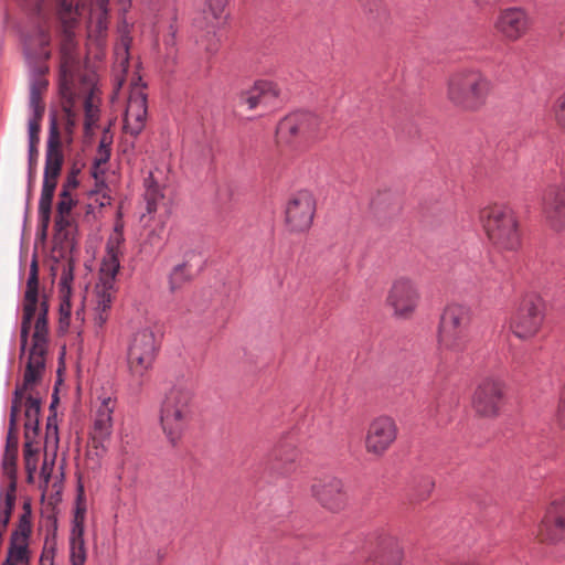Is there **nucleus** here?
I'll use <instances>...</instances> for the list:
<instances>
[{"label":"nucleus","instance_id":"aec40b11","mask_svg":"<svg viewBox=\"0 0 565 565\" xmlns=\"http://www.w3.org/2000/svg\"><path fill=\"white\" fill-rule=\"evenodd\" d=\"M281 89L278 84L270 81H256L254 85L238 95V104L248 110L274 108L281 104Z\"/></svg>","mask_w":565,"mask_h":565},{"label":"nucleus","instance_id":"a18cd8bd","mask_svg":"<svg viewBox=\"0 0 565 565\" xmlns=\"http://www.w3.org/2000/svg\"><path fill=\"white\" fill-rule=\"evenodd\" d=\"M78 185L77 181V171L73 170L66 178L65 182L63 183L62 191L66 193H71V190L75 189Z\"/></svg>","mask_w":565,"mask_h":565},{"label":"nucleus","instance_id":"72a5a7b5","mask_svg":"<svg viewBox=\"0 0 565 565\" xmlns=\"http://www.w3.org/2000/svg\"><path fill=\"white\" fill-rule=\"evenodd\" d=\"M17 411L18 406L14 403L13 405H11L10 424L4 451H18Z\"/></svg>","mask_w":565,"mask_h":565},{"label":"nucleus","instance_id":"c756f323","mask_svg":"<svg viewBox=\"0 0 565 565\" xmlns=\"http://www.w3.org/2000/svg\"><path fill=\"white\" fill-rule=\"evenodd\" d=\"M17 500V481L9 483L4 494L0 493V536L4 537Z\"/></svg>","mask_w":565,"mask_h":565},{"label":"nucleus","instance_id":"8fccbe9b","mask_svg":"<svg viewBox=\"0 0 565 565\" xmlns=\"http://www.w3.org/2000/svg\"><path fill=\"white\" fill-rule=\"evenodd\" d=\"M557 420H558V424L561 425V427L563 429H565V387L563 388L562 394H561Z\"/></svg>","mask_w":565,"mask_h":565},{"label":"nucleus","instance_id":"79ce46f5","mask_svg":"<svg viewBox=\"0 0 565 565\" xmlns=\"http://www.w3.org/2000/svg\"><path fill=\"white\" fill-rule=\"evenodd\" d=\"M74 205V200L71 195V193L61 192L60 193V201L57 203L56 213L60 214H71V211Z\"/></svg>","mask_w":565,"mask_h":565},{"label":"nucleus","instance_id":"4be33fe9","mask_svg":"<svg viewBox=\"0 0 565 565\" xmlns=\"http://www.w3.org/2000/svg\"><path fill=\"white\" fill-rule=\"evenodd\" d=\"M147 119V96L140 86L131 89L124 118V129L131 136L139 135Z\"/></svg>","mask_w":565,"mask_h":565},{"label":"nucleus","instance_id":"3c124183","mask_svg":"<svg viewBox=\"0 0 565 565\" xmlns=\"http://www.w3.org/2000/svg\"><path fill=\"white\" fill-rule=\"evenodd\" d=\"M54 564V552L53 550H46L44 548L41 557H40V565H53Z\"/></svg>","mask_w":565,"mask_h":565},{"label":"nucleus","instance_id":"603ef678","mask_svg":"<svg viewBox=\"0 0 565 565\" xmlns=\"http://www.w3.org/2000/svg\"><path fill=\"white\" fill-rule=\"evenodd\" d=\"M424 492L420 494V499L425 500L434 489L435 482L430 477L423 479Z\"/></svg>","mask_w":565,"mask_h":565},{"label":"nucleus","instance_id":"f3484780","mask_svg":"<svg viewBox=\"0 0 565 565\" xmlns=\"http://www.w3.org/2000/svg\"><path fill=\"white\" fill-rule=\"evenodd\" d=\"M504 399V383L499 379L488 377L477 386L472 397V407L480 416L495 417L499 415Z\"/></svg>","mask_w":565,"mask_h":565},{"label":"nucleus","instance_id":"bb28decb","mask_svg":"<svg viewBox=\"0 0 565 565\" xmlns=\"http://www.w3.org/2000/svg\"><path fill=\"white\" fill-rule=\"evenodd\" d=\"M74 263L68 259L62 264V273L60 277V315L61 322L68 320L71 316V296H72V284L74 280Z\"/></svg>","mask_w":565,"mask_h":565},{"label":"nucleus","instance_id":"f03ea898","mask_svg":"<svg viewBox=\"0 0 565 565\" xmlns=\"http://www.w3.org/2000/svg\"><path fill=\"white\" fill-rule=\"evenodd\" d=\"M45 311L46 309L43 308V312L36 322L35 332L32 334V344L28 353L23 382L17 385L12 399V405L15 403L18 406L17 420L24 407V434L39 435V417L42 402L39 388L43 379L47 351Z\"/></svg>","mask_w":565,"mask_h":565},{"label":"nucleus","instance_id":"5701e85b","mask_svg":"<svg viewBox=\"0 0 565 565\" xmlns=\"http://www.w3.org/2000/svg\"><path fill=\"white\" fill-rule=\"evenodd\" d=\"M298 449L290 443H279L268 455L269 468L280 475L289 476L297 469Z\"/></svg>","mask_w":565,"mask_h":565},{"label":"nucleus","instance_id":"4468645a","mask_svg":"<svg viewBox=\"0 0 565 565\" xmlns=\"http://www.w3.org/2000/svg\"><path fill=\"white\" fill-rule=\"evenodd\" d=\"M532 18L522 7H508L499 10L494 21V31L508 42L524 38L532 28Z\"/></svg>","mask_w":565,"mask_h":565},{"label":"nucleus","instance_id":"b1692460","mask_svg":"<svg viewBox=\"0 0 565 565\" xmlns=\"http://www.w3.org/2000/svg\"><path fill=\"white\" fill-rule=\"evenodd\" d=\"M85 508L77 504L70 539L71 565H85L87 553L84 541Z\"/></svg>","mask_w":565,"mask_h":565},{"label":"nucleus","instance_id":"39448f33","mask_svg":"<svg viewBox=\"0 0 565 565\" xmlns=\"http://www.w3.org/2000/svg\"><path fill=\"white\" fill-rule=\"evenodd\" d=\"M479 221L490 243L499 250H516L521 246L519 221L511 207L492 204L480 210Z\"/></svg>","mask_w":565,"mask_h":565},{"label":"nucleus","instance_id":"2f4dec72","mask_svg":"<svg viewBox=\"0 0 565 565\" xmlns=\"http://www.w3.org/2000/svg\"><path fill=\"white\" fill-rule=\"evenodd\" d=\"M191 269L188 263H182L173 267L169 275L168 284L171 294H175L191 280Z\"/></svg>","mask_w":565,"mask_h":565},{"label":"nucleus","instance_id":"9b49d317","mask_svg":"<svg viewBox=\"0 0 565 565\" xmlns=\"http://www.w3.org/2000/svg\"><path fill=\"white\" fill-rule=\"evenodd\" d=\"M43 308L46 309L45 311V327L47 329V311H49V305H47V298L45 294L42 296L39 295V268L36 262H32L30 266L29 277L26 281V289L24 294V303H23V317H22V323H21V334H20V341H21V353L22 355L26 352V345L29 341V334L32 329V322L35 319L34 327L36 326V322L43 312ZM35 330L33 331V333Z\"/></svg>","mask_w":565,"mask_h":565},{"label":"nucleus","instance_id":"6e6d98bb","mask_svg":"<svg viewBox=\"0 0 565 565\" xmlns=\"http://www.w3.org/2000/svg\"><path fill=\"white\" fill-rule=\"evenodd\" d=\"M119 50L122 51L124 60L127 62L128 44L126 41H122L120 47L117 49V54H119Z\"/></svg>","mask_w":565,"mask_h":565},{"label":"nucleus","instance_id":"c9c22d12","mask_svg":"<svg viewBox=\"0 0 565 565\" xmlns=\"http://www.w3.org/2000/svg\"><path fill=\"white\" fill-rule=\"evenodd\" d=\"M58 445V429L55 416L47 417L45 428V448L56 450Z\"/></svg>","mask_w":565,"mask_h":565},{"label":"nucleus","instance_id":"2eb2a0df","mask_svg":"<svg viewBox=\"0 0 565 565\" xmlns=\"http://www.w3.org/2000/svg\"><path fill=\"white\" fill-rule=\"evenodd\" d=\"M311 495L319 504L331 511H342L348 504V492L342 479L326 475L315 478L310 486Z\"/></svg>","mask_w":565,"mask_h":565},{"label":"nucleus","instance_id":"5fc2aeb1","mask_svg":"<svg viewBox=\"0 0 565 565\" xmlns=\"http://www.w3.org/2000/svg\"><path fill=\"white\" fill-rule=\"evenodd\" d=\"M51 472H52V465H49V462L45 459L43 462V466L41 468V476L43 477V479L46 482L49 481V479L51 477Z\"/></svg>","mask_w":565,"mask_h":565},{"label":"nucleus","instance_id":"dca6fc26","mask_svg":"<svg viewBox=\"0 0 565 565\" xmlns=\"http://www.w3.org/2000/svg\"><path fill=\"white\" fill-rule=\"evenodd\" d=\"M536 539L547 544L565 541V497L554 498L547 504L537 525Z\"/></svg>","mask_w":565,"mask_h":565},{"label":"nucleus","instance_id":"a878e982","mask_svg":"<svg viewBox=\"0 0 565 565\" xmlns=\"http://www.w3.org/2000/svg\"><path fill=\"white\" fill-rule=\"evenodd\" d=\"M115 408V401L110 397L100 399L94 415V424L92 428V437L95 443L103 444L113 430V412Z\"/></svg>","mask_w":565,"mask_h":565},{"label":"nucleus","instance_id":"c03bdc74","mask_svg":"<svg viewBox=\"0 0 565 565\" xmlns=\"http://www.w3.org/2000/svg\"><path fill=\"white\" fill-rule=\"evenodd\" d=\"M39 159V149L29 148V177L33 179L36 172V164Z\"/></svg>","mask_w":565,"mask_h":565},{"label":"nucleus","instance_id":"cd10ccee","mask_svg":"<svg viewBox=\"0 0 565 565\" xmlns=\"http://www.w3.org/2000/svg\"><path fill=\"white\" fill-rule=\"evenodd\" d=\"M29 540L30 539L10 535L7 557L2 564L30 565L31 551L29 548Z\"/></svg>","mask_w":565,"mask_h":565},{"label":"nucleus","instance_id":"a19ab883","mask_svg":"<svg viewBox=\"0 0 565 565\" xmlns=\"http://www.w3.org/2000/svg\"><path fill=\"white\" fill-rule=\"evenodd\" d=\"M554 117L557 125L565 130V93L554 104Z\"/></svg>","mask_w":565,"mask_h":565},{"label":"nucleus","instance_id":"9d476101","mask_svg":"<svg viewBox=\"0 0 565 565\" xmlns=\"http://www.w3.org/2000/svg\"><path fill=\"white\" fill-rule=\"evenodd\" d=\"M544 303L535 292L525 294L510 319V330L520 340L533 339L544 322Z\"/></svg>","mask_w":565,"mask_h":565},{"label":"nucleus","instance_id":"0eeeda50","mask_svg":"<svg viewBox=\"0 0 565 565\" xmlns=\"http://www.w3.org/2000/svg\"><path fill=\"white\" fill-rule=\"evenodd\" d=\"M63 163L61 134L55 121H52L46 141L43 185L39 201V217L44 227L50 222L52 201Z\"/></svg>","mask_w":565,"mask_h":565},{"label":"nucleus","instance_id":"f704fd0d","mask_svg":"<svg viewBox=\"0 0 565 565\" xmlns=\"http://www.w3.org/2000/svg\"><path fill=\"white\" fill-rule=\"evenodd\" d=\"M32 533L31 511L29 507L24 505V512L20 515L17 527L12 531L11 535L19 537L30 539Z\"/></svg>","mask_w":565,"mask_h":565},{"label":"nucleus","instance_id":"7c9ffc66","mask_svg":"<svg viewBox=\"0 0 565 565\" xmlns=\"http://www.w3.org/2000/svg\"><path fill=\"white\" fill-rule=\"evenodd\" d=\"M303 142L313 141L320 136V119L309 113L294 114Z\"/></svg>","mask_w":565,"mask_h":565},{"label":"nucleus","instance_id":"09e8293b","mask_svg":"<svg viewBox=\"0 0 565 565\" xmlns=\"http://www.w3.org/2000/svg\"><path fill=\"white\" fill-rule=\"evenodd\" d=\"M47 81L41 76H38L31 84L30 90L38 94H43L46 90Z\"/></svg>","mask_w":565,"mask_h":565},{"label":"nucleus","instance_id":"473e14b6","mask_svg":"<svg viewBox=\"0 0 565 565\" xmlns=\"http://www.w3.org/2000/svg\"><path fill=\"white\" fill-rule=\"evenodd\" d=\"M227 0H205L204 19L207 25L215 26L224 18Z\"/></svg>","mask_w":565,"mask_h":565},{"label":"nucleus","instance_id":"e433bc0d","mask_svg":"<svg viewBox=\"0 0 565 565\" xmlns=\"http://www.w3.org/2000/svg\"><path fill=\"white\" fill-rule=\"evenodd\" d=\"M17 457L18 451H4L2 458V469L6 476L10 478V482L15 481L17 475Z\"/></svg>","mask_w":565,"mask_h":565},{"label":"nucleus","instance_id":"37998d69","mask_svg":"<svg viewBox=\"0 0 565 565\" xmlns=\"http://www.w3.org/2000/svg\"><path fill=\"white\" fill-rule=\"evenodd\" d=\"M72 218L71 214H60L56 213L55 215V228L57 232H63L67 230L71 226Z\"/></svg>","mask_w":565,"mask_h":565},{"label":"nucleus","instance_id":"7ed1b4c3","mask_svg":"<svg viewBox=\"0 0 565 565\" xmlns=\"http://www.w3.org/2000/svg\"><path fill=\"white\" fill-rule=\"evenodd\" d=\"M124 226L117 223L106 244V255L100 266L99 281L95 286L94 323L103 328L109 318V311L116 294V276L122 256Z\"/></svg>","mask_w":565,"mask_h":565},{"label":"nucleus","instance_id":"ddd939ff","mask_svg":"<svg viewBox=\"0 0 565 565\" xmlns=\"http://www.w3.org/2000/svg\"><path fill=\"white\" fill-rule=\"evenodd\" d=\"M28 10L36 13L41 21L32 33L24 36V52L28 57L47 60L51 55L47 46L51 41L49 26L45 22L46 0H19Z\"/></svg>","mask_w":565,"mask_h":565},{"label":"nucleus","instance_id":"4d7b16f0","mask_svg":"<svg viewBox=\"0 0 565 565\" xmlns=\"http://www.w3.org/2000/svg\"><path fill=\"white\" fill-rule=\"evenodd\" d=\"M559 35H561L562 40L565 42V22L562 24V26L559 29Z\"/></svg>","mask_w":565,"mask_h":565},{"label":"nucleus","instance_id":"6e6552de","mask_svg":"<svg viewBox=\"0 0 565 565\" xmlns=\"http://www.w3.org/2000/svg\"><path fill=\"white\" fill-rule=\"evenodd\" d=\"M471 321V310L463 305H449L445 308L438 327V349L444 354H459L467 347V329Z\"/></svg>","mask_w":565,"mask_h":565},{"label":"nucleus","instance_id":"4c0bfd02","mask_svg":"<svg viewBox=\"0 0 565 565\" xmlns=\"http://www.w3.org/2000/svg\"><path fill=\"white\" fill-rule=\"evenodd\" d=\"M42 118L31 116L29 119V148H38L40 142Z\"/></svg>","mask_w":565,"mask_h":565},{"label":"nucleus","instance_id":"58836bf2","mask_svg":"<svg viewBox=\"0 0 565 565\" xmlns=\"http://www.w3.org/2000/svg\"><path fill=\"white\" fill-rule=\"evenodd\" d=\"M39 435L33 434H24V447H23V458L30 456H38L39 452Z\"/></svg>","mask_w":565,"mask_h":565},{"label":"nucleus","instance_id":"c85d7f7f","mask_svg":"<svg viewBox=\"0 0 565 565\" xmlns=\"http://www.w3.org/2000/svg\"><path fill=\"white\" fill-rule=\"evenodd\" d=\"M276 138L279 145L298 147L303 142L295 115L285 117L277 126Z\"/></svg>","mask_w":565,"mask_h":565},{"label":"nucleus","instance_id":"ea45409f","mask_svg":"<svg viewBox=\"0 0 565 565\" xmlns=\"http://www.w3.org/2000/svg\"><path fill=\"white\" fill-rule=\"evenodd\" d=\"M30 108L32 110V116L43 118L45 106L42 102V94L30 90Z\"/></svg>","mask_w":565,"mask_h":565},{"label":"nucleus","instance_id":"423d86ee","mask_svg":"<svg viewBox=\"0 0 565 565\" xmlns=\"http://www.w3.org/2000/svg\"><path fill=\"white\" fill-rule=\"evenodd\" d=\"M193 392L189 386L175 385L166 395L160 409V423L167 438L175 445L192 417Z\"/></svg>","mask_w":565,"mask_h":565},{"label":"nucleus","instance_id":"f257e3e1","mask_svg":"<svg viewBox=\"0 0 565 565\" xmlns=\"http://www.w3.org/2000/svg\"><path fill=\"white\" fill-rule=\"evenodd\" d=\"M60 19L64 25L61 44L60 93L67 128L75 126L77 113L84 110V127L88 134L99 118L96 78L94 73L79 71L76 41L72 28L77 17L88 11L89 34H102L107 29L108 0H58Z\"/></svg>","mask_w":565,"mask_h":565},{"label":"nucleus","instance_id":"49530a36","mask_svg":"<svg viewBox=\"0 0 565 565\" xmlns=\"http://www.w3.org/2000/svg\"><path fill=\"white\" fill-rule=\"evenodd\" d=\"M159 198V194L157 190H148L146 193V200H147V211L149 213H152L157 210V200Z\"/></svg>","mask_w":565,"mask_h":565},{"label":"nucleus","instance_id":"864d4df0","mask_svg":"<svg viewBox=\"0 0 565 565\" xmlns=\"http://www.w3.org/2000/svg\"><path fill=\"white\" fill-rule=\"evenodd\" d=\"M23 459H24L25 469L29 472V475L31 476L36 470L38 456L24 457Z\"/></svg>","mask_w":565,"mask_h":565},{"label":"nucleus","instance_id":"de8ad7c7","mask_svg":"<svg viewBox=\"0 0 565 565\" xmlns=\"http://www.w3.org/2000/svg\"><path fill=\"white\" fill-rule=\"evenodd\" d=\"M164 226L160 224L158 227L153 228L148 235V242L151 245H158L162 242Z\"/></svg>","mask_w":565,"mask_h":565},{"label":"nucleus","instance_id":"20e7f679","mask_svg":"<svg viewBox=\"0 0 565 565\" xmlns=\"http://www.w3.org/2000/svg\"><path fill=\"white\" fill-rule=\"evenodd\" d=\"M491 89V81L480 70L462 67L448 77L446 96L454 107L477 111L486 105Z\"/></svg>","mask_w":565,"mask_h":565},{"label":"nucleus","instance_id":"6ab92c4d","mask_svg":"<svg viewBox=\"0 0 565 565\" xmlns=\"http://www.w3.org/2000/svg\"><path fill=\"white\" fill-rule=\"evenodd\" d=\"M398 428L390 416L373 419L365 435V450L374 456H383L397 438Z\"/></svg>","mask_w":565,"mask_h":565},{"label":"nucleus","instance_id":"393cba45","mask_svg":"<svg viewBox=\"0 0 565 565\" xmlns=\"http://www.w3.org/2000/svg\"><path fill=\"white\" fill-rule=\"evenodd\" d=\"M403 558V548L393 536L380 539L374 550L370 553L372 565H401Z\"/></svg>","mask_w":565,"mask_h":565},{"label":"nucleus","instance_id":"412c9836","mask_svg":"<svg viewBox=\"0 0 565 565\" xmlns=\"http://www.w3.org/2000/svg\"><path fill=\"white\" fill-rule=\"evenodd\" d=\"M542 212L547 225L556 232L565 230V186L550 185L542 195Z\"/></svg>","mask_w":565,"mask_h":565},{"label":"nucleus","instance_id":"a211bd4d","mask_svg":"<svg viewBox=\"0 0 565 565\" xmlns=\"http://www.w3.org/2000/svg\"><path fill=\"white\" fill-rule=\"evenodd\" d=\"M316 213V200L308 191L294 194L286 206V224L291 232L302 233L310 228Z\"/></svg>","mask_w":565,"mask_h":565},{"label":"nucleus","instance_id":"1a4fd4ad","mask_svg":"<svg viewBox=\"0 0 565 565\" xmlns=\"http://www.w3.org/2000/svg\"><path fill=\"white\" fill-rule=\"evenodd\" d=\"M159 344L153 331L143 328L135 332L127 349V364L130 377L141 384L152 369Z\"/></svg>","mask_w":565,"mask_h":565},{"label":"nucleus","instance_id":"f8f14e48","mask_svg":"<svg viewBox=\"0 0 565 565\" xmlns=\"http://www.w3.org/2000/svg\"><path fill=\"white\" fill-rule=\"evenodd\" d=\"M420 302V292L415 281L401 277L393 281L386 297V305L397 319H411Z\"/></svg>","mask_w":565,"mask_h":565}]
</instances>
